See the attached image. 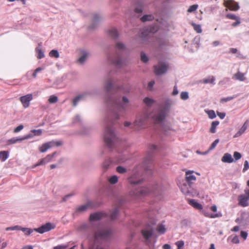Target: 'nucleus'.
I'll use <instances>...</instances> for the list:
<instances>
[{
    "label": "nucleus",
    "mask_w": 249,
    "mask_h": 249,
    "mask_svg": "<svg viewBox=\"0 0 249 249\" xmlns=\"http://www.w3.org/2000/svg\"><path fill=\"white\" fill-rule=\"evenodd\" d=\"M107 102L114 107L117 112L111 113L106 117L105 120V128L107 126L112 129L113 123L120 118V113H124L131 107V104L129 99L126 96L110 97Z\"/></svg>",
    "instance_id": "1"
},
{
    "label": "nucleus",
    "mask_w": 249,
    "mask_h": 249,
    "mask_svg": "<svg viewBox=\"0 0 249 249\" xmlns=\"http://www.w3.org/2000/svg\"><path fill=\"white\" fill-rule=\"evenodd\" d=\"M103 137L107 146L110 151L115 149L117 152L118 155L116 157L113 158L114 164L122 163L128 159L125 153L120 152L117 148L119 140L115 133L114 130L107 126L104 129Z\"/></svg>",
    "instance_id": "2"
},
{
    "label": "nucleus",
    "mask_w": 249,
    "mask_h": 249,
    "mask_svg": "<svg viewBox=\"0 0 249 249\" xmlns=\"http://www.w3.org/2000/svg\"><path fill=\"white\" fill-rule=\"evenodd\" d=\"M171 100L166 99L163 104L159 105V108L156 110L151 116V119L156 124H159L162 126V130L166 135H168L171 131H173L169 126L164 124V121L168 115L169 108L171 106Z\"/></svg>",
    "instance_id": "3"
},
{
    "label": "nucleus",
    "mask_w": 249,
    "mask_h": 249,
    "mask_svg": "<svg viewBox=\"0 0 249 249\" xmlns=\"http://www.w3.org/2000/svg\"><path fill=\"white\" fill-rule=\"evenodd\" d=\"M150 116V114L147 111L138 115L133 122L135 130L138 131L144 129Z\"/></svg>",
    "instance_id": "4"
},
{
    "label": "nucleus",
    "mask_w": 249,
    "mask_h": 249,
    "mask_svg": "<svg viewBox=\"0 0 249 249\" xmlns=\"http://www.w3.org/2000/svg\"><path fill=\"white\" fill-rule=\"evenodd\" d=\"M54 228V226L51 223H47L43 225L40 227L35 229H30L27 228H23L19 226V230L24 232L26 235H29L32 234L34 231H36L39 233H43L45 232L51 230Z\"/></svg>",
    "instance_id": "5"
},
{
    "label": "nucleus",
    "mask_w": 249,
    "mask_h": 249,
    "mask_svg": "<svg viewBox=\"0 0 249 249\" xmlns=\"http://www.w3.org/2000/svg\"><path fill=\"white\" fill-rule=\"evenodd\" d=\"M150 153H149L145 158L143 162L145 172L148 174L152 173L153 168V165L152 162V154L151 153L158 149L157 146L155 144H152L150 146Z\"/></svg>",
    "instance_id": "6"
},
{
    "label": "nucleus",
    "mask_w": 249,
    "mask_h": 249,
    "mask_svg": "<svg viewBox=\"0 0 249 249\" xmlns=\"http://www.w3.org/2000/svg\"><path fill=\"white\" fill-rule=\"evenodd\" d=\"M113 231L110 228H104L98 230L94 234V238L95 240L98 239H107L111 236Z\"/></svg>",
    "instance_id": "7"
},
{
    "label": "nucleus",
    "mask_w": 249,
    "mask_h": 249,
    "mask_svg": "<svg viewBox=\"0 0 249 249\" xmlns=\"http://www.w3.org/2000/svg\"><path fill=\"white\" fill-rule=\"evenodd\" d=\"M154 189H151L148 187H142L130 192V195L136 197H140L148 195L150 192H155Z\"/></svg>",
    "instance_id": "8"
},
{
    "label": "nucleus",
    "mask_w": 249,
    "mask_h": 249,
    "mask_svg": "<svg viewBox=\"0 0 249 249\" xmlns=\"http://www.w3.org/2000/svg\"><path fill=\"white\" fill-rule=\"evenodd\" d=\"M169 67L168 64L164 62H159L154 66V72L157 75H160L165 73Z\"/></svg>",
    "instance_id": "9"
},
{
    "label": "nucleus",
    "mask_w": 249,
    "mask_h": 249,
    "mask_svg": "<svg viewBox=\"0 0 249 249\" xmlns=\"http://www.w3.org/2000/svg\"><path fill=\"white\" fill-rule=\"evenodd\" d=\"M108 217L107 214L104 212H98L94 213H91L89 217V221L90 224L93 222L98 221L104 218Z\"/></svg>",
    "instance_id": "10"
},
{
    "label": "nucleus",
    "mask_w": 249,
    "mask_h": 249,
    "mask_svg": "<svg viewBox=\"0 0 249 249\" xmlns=\"http://www.w3.org/2000/svg\"><path fill=\"white\" fill-rule=\"evenodd\" d=\"M141 173L136 169L133 171L132 174L128 178V181L131 184L136 185L142 182Z\"/></svg>",
    "instance_id": "11"
},
{
    "label": "nucleus",
    "mask_w": 249,
    "mask_h": 249,
    "mask_svg": "<svg viewBox=\"0 0 249 249\" xmlns=\"http://www.w3.org/2000/svg\"><path fill=\"white\" fill-rule=\"evenodd\" d=\"M158 30L159 27L156 24L145 27L141 32V37L144 39L148 37L150 34H154L157 32Z\"/></svg>",
    "instance_id": "12"
},
{
    "label": "nucleus",
    "mask_w": 249,
    "mask_h": 249,
    "mask_svg": "<svg viewBox=\"0 0 249 249\" xmlns=\"http://www.w3.org/2000/svg\"><path fill=\"white\" fill-rule=\"evenodd\" d=\"M244 194H241L238 197V205L243 207H245L249 205V193L244 192Z\"/></svg>",
    "instance_id": "13"
},
{
    "label": "nucleus",
    "mask_w": 249,
    "mask_h": 249,
    "mask_svg": "<svg viewBox=\"0 0 249 249\" xmlns=\"http://www.w3.org/2000/svg\"><path fill=\"white\" fill-rule=\"evenodd\" d=\"M102 19L103 17L100 14L97 13H93L92 14V22L89 26V28L93 29L96 28Z\"/></svg>",
    "instance_id": "14"
},
{
    "label": "nucleus",
    "mask_w": 249,
    "mask_h": 249,
    "mask_svg": "<svg viewBox=\"0 0 249 249\" xmlns=\"http://www.w3.org/2000/svg\"><path fill=\"white\" fill-rule=\"evenodd\" d=\"M108 62L118 68H121L124 65V61L120 57L115 58L108 57Z\"/></svg>",
    "instance_id": "15"
},
{
    "label": "nucleus",
    "mask_w": 249,
    "mask_h": 249,
    "mask_svg": "<svg viewBox=\"0 0 249 249\" xmlns=\"http://www.w3.org/2000/svg\"><path fill=\"white\" fill-rule=\"evenodd\" d=\"M91 207H92V202L90 201H88L85 204L77 207L73 214L75 215L77 214V213L85 212L88 209Z\"/></svg>",
    "instance_id": "16"
},
{
    "label": "nucleus",
    "mask_w": 249,
    "mask_h": 249,
    "mask_svg": "<svg viewBox=\"0 0 249 249\" xmlns=\"http://www.w3.org/2000/svg\"><path fill=\"white\" fill-rule=\"evenodd\" d=\"M32 99L33 95L32 94H28L20 97V101L24 108H27L29 106L30 102Z\"/></svg>",
    "instance_id": "17"
},
{
    "label": "nucleus",
    "mask_w": 249,
    "mask_h": 249,
    "mask_svg": "<svg viewBox=\"0 0 249 249\" xmlns=\"http://www.w3.org/2000/svg\"><path fill=\"white\" fill-rule=\"evenodd\" d=\"M185 180L188 185H191L196 180V177L194 175L193 171H187L185 173Z\"/></svg>",
    "instance_id": "18"
},
{
    "label": "nucleus",
    "mask_w": 249,
    "mask_h": 249,
    "mask_svg": "<svg viewBox=\"0 0 249 249\" xmlns=\"http://www.w3.org/2000/svg\"><path fill=\"white\" fill-rule=\"evenodd\" d=\"M91 94L89 91H85L77 95L73 100V105L75 107L79 102L86 98L88 95Z\"/></svg>",
    "instance_id": "19"
},
{
    "label": "nucleus",
    "mask_w": 249,
    "mask_h": 249,
    "mask_svg": "<svg viewBox=\"0 0 249 249\" xmlns=\"http://www.w3.org/2000/svg\"><path fill=\"white\" fill-rule=\"evenodd\" d=\"M224 4L225 6L232 11H237L239 9L238 4L231 0H225Z\"/></svg>",
    "instance_id": "20"
},
{
    "label": "nucleus",
    "mask_w": 249,
    "mask_h": 249,
    "mask_svg": "<svg viewBox=\"0 0 249 249\" xmlns=\"http://www.w3.org/2000/svg\"><path fill=\"white\" fill-rule=\"evenodd\" d=\"M153 232V228L150 225L142 231V236L146 240H148L152 235Z\"/></svg>",
    "instance_id": "21"
},
{
    "label": "nucleus",
    "mask_w": 249,
    "mask_h": 249,
    "mask_svg": "<svg viewBox=\"0 0 249 249\" xmlns=\"http://www.w3.org/2000/svg\"><path fill=\"white\" fill-rule=\"evenodd\" d=\"M114 83L113 79L108 76L104 83V89L107 93L109 92L112 88Z\"/></svg>",
    "instance_id": "22"
},
{
    "label": "nucleus",
    "mask_w": 249,
    "mask_h": 249,
    "mask_svg": "<svg viewBox=\"0 0 249 249\" xmlns=\"http://www.w3.org/2000/svg\"><path fill=\"white\" fill-rule=\"evenodd\" d=\"M249 125V121L247 120L245 121L241 128L233 136V138H237L242 135L245 132Z\"/></svg>",
    "instance_id": "23"
},
{
    "label": "nucleus",
    "mask_w": 249,
    "mask_h": 249,
    "mask_svg": "<svg viewBox=\"0 0 249 249\" xmlns=\"http://www.w3.org/2000/svg\"><path fill=\"white\" fill-rule=\"evenodd\" d=\"M108 35L113 39H116L119 36V33L117 30L114 27L111 28L107 31Z\"/></svg>",
    "instance_id": "24"
},
{
    "label": "nucleus",
    "mask_w": 249,
    "mask_h": 249,
    "mask_svg": "<svg viewBox=\"0 0 249 249\" xmlns=\"http://www.w3.org/2000/svg\"><path fill=\"white\" fill-rule=\"evenodd\" d=\"M232 79L240 81H244L246 80V77H245V73H243L239 71L233 74L232 76Z\"/></svg>",
    "instance_id": "25"
},
{
    "label": "nucleus",
    "mask_w": 249,
    "mask_h": 249,
    "mask_svg": "<svg viewBox=\"0 0 249 249\" xmlns=\"http://www.w3.org/2000/svg\"><path fill=\"white\" fill-rule=\"evenodd\" d=\"M188 201L189 204L190 205L192 206L195 208H196L197 210H202V209H203L202 205L201 204L197 202L195 199H189L188 200Z\"/></svg>",
    "instance_id": "26"
},
{
    "label": "nucleus",
    "mask_w": 249,
    "mask_h": 249,
    "mask_svg": "<svg viewBox=\"0 0 249 249\" xmlns=\"http://www.w3.org/2000/svg\"><path fill=\"white\" fill-rule=\"evenodd\" d=\"M221 161L224 163H231L234 161V160L231 154L226 153L222 157Z\"/></svg>",
    "instance_id": "27"
},
{
    "label": "nucleus",
    "mask_w": 249,
    "mask_h": 249,
    "mask_svg": "<svg viewBox=\"0 0 249 249\" xmlns=\"http://www.w3.org/2000/svg\"><path fill=\"white\" fill-rule=\"evenodd\" d=\"M52 143L50 142L43 143L39 147V150L41 153L46 152L49 149L52 148Z\"/></svg>",
    "instance_id": "28"
},
{
    "label": "nucleus",
    "mask_w": 249,
    "mask_h": 249,
    "mask_svg": "<svg viewBox=\"0 0 249 249\" xmlns=\"http://www.w3.org/2000/svg\"><path fill=\"white\" fill-rule=\"evenodd\" d=\"M89 56V53L86 51H82L81 53V56L78 59V62L81 64H83L87 60Z\"/></svg>",
    "instance_id": "29"
},
{
    "label": "nucleus",
    "mask_w": 249,
    "mask_h": 249,
    "mask_svg": "<svg viewBox=\"0 0 249 249\" xmlns=\"http://www.w3.org/2000/svg\"><path fill=\"white\" fill-rule=\"evenodd\" d=\"M215 80V78L213 76H209L208 77L203 79L201 82L204 84H212L213 85H214Z\"/></svg>",
    "instance_id": "30"
},
{
    "label": "nucleus",
    "mask_w": 249,
    "mask_h": 249,
    "mask_svg": "<svg viewBox=\"0 0 249 249\" xmlns=\"http://www.w3.org/2000/svg\"><path fill=\"white\" fill-rule=\"evenodd\" d=\"M36 51L37 53L36 56L38 59H41L44 57L45 55L44 52L41 49V45L40 44H39L38 47L36 48Z\"/></svg>",
    "instance_id": "31"
},
{
    "label": "nucleus",
    "mask_w": 249,
    "mask_h": 249,
    "mask_svg": "<svg viewBox=\"0 0 249 249\" xmlns=\"http://www.w3.org/2000/svg\"><path fill=\"white\" fill-rule=\"evenodd\" d=\"M202 213L206 217L211 218H214L216 217H220L222 216V214L220 213H214V214H211L208 212H207L205 210H203Z\"/></svg>",
    "instance_id": "32"
},
{
    "label": "nucleus",
    "mask_w": 249,
    "mask_h": 249,
    "mask_svg": "<svg viewBox=\"0 0 249 249\" xmlns=\"http://www.w3.org/2000/svg\"><path fill=\"white\" fill-rule=\"evenodd\" d=\"M115 48L118 51H124L126 49V46L123 42L118 41L115 43Z\"/></svg>",
    "instance_id": "33"
},
{
    "label": "nucleus",
    "mask_w": 249,
    "mask_h": 249,
    "mask_svg": "<svg viewBox=\"0 0 249 249\" xmlns=\"http://www.w3.org/2000/svg\"><path fill=\"white\" fill-rule=\"evenodd\" d=\"M191 185H189L187 182L183 183V184L180 186V190L182 193L184 195H187L188 194L189 190L190 189V187Z\"/></svg>",
    "instance_id": "34"
},
{
    "label": "nucleus",
    "mask_w": 249,
    "mask_h": 249,
    "mask_svg": "<svg viewBox=\"0 0 249 249\" xmlns=\"http://www.w3.org/2000/svg\"><path fill=\"white\" fill-rule=\"evenodd\" d=\"M118 209L117 208H114L110 211L109 218L111 220L116 219L118 215Z\"/></svg>",
    "instance_id": "35"
},
{
    "label": "nucleus",
    "mask_w": 249,
    "mask_h": 249,
    "mask_svg": "<svg viewBox=\"0 0 249 249\" xmlns=\"http://www.w3.org/2000/svg\"><path fill=\"white\" fill-rule=\"evenodd\" d=\"M143 3L142 1L137 2L136 4L134 11L136 13L141 14L142 12Z\"/></svg>",
    "instance_id": "36"
},
{
    "label": "nucleus",
    "mask_w": 249,
    "mask_h": 249,
    "mask_svg": "<svg viewBox=\"0 0 249 249\" xmlns=\"http://www.w3.org/2000/svg\"><path fill=\"white\" fill-rule=\"evenodd\" d=\"M113 160V158L106 160L103 163V167L106 170L107 169L111 164L114 163Z\"/></svg>",
    "instance_id": "37"
},
{
    "label": "nucleus",
    "mask_w": 249,
    "mask_h": 249,
    "mask_svg": "<svg viewBox=\"0 0 249 249\" xmlns=\"http://www.w3.org/2000/svg\"><path fill=\"white\" fill-rule=\"evenodd\" d=\"M9 157V152L7 151H2L0 152V160L3 162L5 161Z\"/></svg>",
    "instance_id": "38"
},
{
    "label": "nucleus",
    "mask_w": 249,
    "mask_h": 249,
    "mask_svg": "<svg viewBox=\"0 0 249 249\" xmlns=\"http://www.w3.org/2000/svg\"><path fill=\"white\" fill-rule=\"evenodd\" d=\"M90 226L89 224L87 223H83L81 224H80L78 227H77V230L80 231H82L85 230H89V229Z\"/></svg>",
    "instance_id": "39"
},
{
    "label": "nucleus",
    "mask_w": 249,
    "mask_h": 249,
    "mask_svg": "<svg viewBox=\"0 0 249 249\" xmlns=\"http://www.w3.org/2000/svg\"><path fill=\"white\" fill-rule=\"evenodd\" d=\"M143 102L148 107H151L156 103V101L149 97H145L143 99Z\"/></svg>",
    "instance_id": "40"
},
{
    "label": "nucleus",
    "mask_w": 249,
    "mask_h": 249,
    "mask_svg": "<svg viewBox=\"0 0 249 249\" xmlns=\"http://www.w3.org/2000/svg\"><path fill=\"white\" fill-rule=\"evenodd\" d=\"M22 141V138H12L7 141V144L9 145L13 144L17 142H19Z\"/></svg>",
    "instance_id": "41"
},
{
    "label": "nucleus",
    "mask_w": 249,
    "mask_h": 249,
    "mask_svg": "<svg viewBox=\"0 0 249 249\" xmlns=\"http://www.w3.org/2000/svg\"><path fill=\"white\" fill-rule=\"evenodd\" d=\"M219 124V122L218 121H215L212 122L211 124V126L210 129V131L212 133H214L216 132V128L217 125Z\"/></svg>",
    "instance_id": "42"
},
{
    "label": "nucleus",
    "mask_w": 249,
    "mask_h": 249,
    "mask_svg": "<svg viewBox=\"0 0 249 249\" xmlns=\"http://www.w3.org/2000/svg\"><path fill=\"white\" fill-rule=\"evenodd\" d=\"M198 195L199 193L196 190L192 188L191 186L190 187V189L189 190L188 194H187V195H189L192 197H195L198 196Z\"/></svg>",
    "instance_id": "43"
},
{
    "label": "nucleus",
    "mask_w": 249,
    "mask_h": 249,
    "mask_svg": "<svg viewBox=\"0 0 249 249\" xmlns=\"http://www.w3.org/2000/svg\"><path fill=\"white\" fill-rule=\"evenodd\" d=\"M153 19H154V17L152 15H145L141 18V20L142 22L152 20Z\"/></svg>",
    "instance_id": "44"
},
{
    "label": "nucleus",
    "mask_w": 249,
    "mask_h": 249,
    "mask_svg": "<svg viewBox=\"0 0 249 249\" xmlns=\"http://www.w3.org/2000/svg\"><path fill=\"white\" fill-rule=\"evenodd\" d=\"M205 112L207 114L208 117L211 119H213L216 117V114L213 110H205Z\"/></svg>",
    "instance_id": "45"
},
{
    "label": "nucleus",
    "mask_w": 249,
    "mask_h": 249,
    "mask_svg": "<svg viewBox=\"0 0 249 249\" xmlns=\"http://www.w3.org/2000/svg\"><path fill=\"white\" fill-rule=\"evenodd\" d=\"M229 238H231V242L233 244H238L240 243L239 237L237 235H231Z\"/></svg>",
    "instance_id": "46"
},
{
    "label": "nucleus",
    "mask_w": 249,
    "mask_h": 249,
    "mask_svg": "<svg viewBox=\"0 0 249 249\" xmlns=\"http://www.w3.org/2000/svg\"><path fill=\"white\" fill-rule=\"evenodd\" d=\"M49 55L51 57H55V58H58L59 57V53L58 51L56 50H53L50 51L49 53Z\"/></svg>",
    "instance_id": "47"
},
{
    "label": "nucleus",
    "mask_w": 249,
    "mask_h": 249,
    "mask_svg": "<svg viewBox=\"0 0 249 249\" xmlns=\"http://www.w3.org/2000/svg\"><path fill=\"white\" fill-rule=\"evenodd\" d=\"M118 181V178L117 176L114 175L110 177L108 181L112 184H116Z\"/></svg>",
    "instance_id": "48"
},
{
    "label": "nucleus",
    "mask_w": 249,
    "mask_h": 249,
    "mask_svg": "<svg viewBox=\"0 0 249 249\" xmlns=\"http://www.w3.org/2000/svg\"><path fill=\"white\" fill-rule=\"evenodd\" d=\"M81 118L79 115H76L72 120V123L74 124H81Z\"/></svg>",
    "instance_id": "49"
},
{
    "label": "nucleus",
    "mask_w": 249,
    "mask_h": 249,
    "mask_svg": "<svg viewBox=\"0 0 249 249\" xmlns=\"http://www.w3.org/2000/svg\"><path fill=\"white\" fill-rule=\"evenodd\" d=\"M141 59L143 63H146L149 60L148 57L144 52H142L141 53Z\"/></svg>",
    "instance_id": "50"
},
{
    "label": "nucleus",
    "mask_w": 249,
    "mask_h": 249,
    "mask_svg": "<svg viewBox=\"0 0 249 249\" xmlns=\"http://www.w3.org/2000/svg\"><path fill=\"white\" fill-rule=\"evenodd\" d=\"M56 152H55L53 153L52 154L48 155L45 158H43L45 160V163H47L50 162L52 159L55 155Z\"/></svg>",
    "instance_id": "51"
},
{
    "label": "nucleus",
    "mask_w": 249,
    "mask_h": 249,
    "mask_svg": "<svg viewBox=\"0 0 249 249\" xmlns=\"http://www.w3.org/2000/svg\"><path fill=\"white\" fill-rule=\"evenodd\" d=\"M116 171L120 174H124L126 172V169L122 166H118L116 167Z\"/></svg>",
    "instance_id": "52"
},
{
    "label": "nucleus",
    "mask_w": 249,
    "mask_h": 249,
    "mask_svg": "<svg viewBox=\"0 0 249 249\" xmlns=\"http://www.w3.org/2000/svg\"><path fill=\"white\" fill-rule=\"evenodd\" d=\"M192 25H193L194 30L197 33H201L202 32V29H201V27L200 25L196 24L195 23H192Z\"/></svg>",
    "instance_id": "53"
},
{
    "label": "nucleus",
    "mask_w": 249,
    "mask_h": 249,
    "mask_svg": "<svg viewBox=\"0 0 249 249\" xmlns=\"http://www.w3.org/2000/svg\"><path fill=\"white\" fill-rule=\"evenodd\" d=\"M58 101V98L55 95H53L50 96L48 101L51 104H53L57 102Z\"/></svg>",
    "instance_id": "54"
},
{
    "label": "nucleus",
    "mask_w": 249,
    "mask_h": 249,
    "mask_svg": "<svg viewBox=\"0 0 249 249\" xmlns=\"http://www.w3.org/2000/svg\"><path fill=\"white\" fill-rule=\"evenodd\" d=\"M180 98L183 100H186L189 98V94L187 91H182L180 93Z\"/></svg>",
    "instance_id": "55"
},
{
    "label": "nucleus",
    "mask_w": 249,
    "mask_h": 249,
    "mask_svg": "<svg viewBox=\"0 0 249 249\" xmlns=\"http://www.w3.org/2000/svg\"><path fill=\"white\" fill-rule=\"evenodd\" d=\"M157 231L160 233L163 234L165 232L166 229L164 226L159 225L157 227Z\"/></svg>",
    "instance_id": "56"
},
{
    "label": "nucleus",
    "mask_w": 249,
    "mask_h": 249,
    "mask_svg": "<svg viewBox=\"0 0 249 249\" xmlns=\"http://www.w3.org/2000/svg\"><path fill=\"white\" fill-rule=\"evenodd\" d=\"M31 132L33 134L34 136H40L42 134V130L41 129L37 130L33 129L31 130Z\"/></svg>",
    "instance_id": "57"
},
{
    "label": "nucleus",
    "mask_w": 249,
    "mask_h": 249,
    "mask_svg": "<svg viewBox=\"0 0 249 249\" xmlns=\"http://www.w3.org/2000/svg\"><path fill=\"white\" fill-rule=\"evenodd\" d=\"M50 142L52 143V147L55 146H59L63 144V142L61 141H52Z\"/></svg>",
    "instance_id": "58"
},
{
    "label": "nucleus",
    "mask_w": 249,
    "mask_h": 249,
    "mask_svg": "<svg viewBox=\"0 0 249 249\" xmlns=\"http://www.w3.org/2000/svg\"><path fill=\"white\" fill-rule=\"evenodd\" d=\"M198 7V5L194 4L189 7L187 10V12L189 13H192L195 11Z\"/></svg>",
    "instance_id": "59"
},
{
    "label": "nucleus",
    "mask_w": 249,
    "mask_h": 249,
    "mask_svg": "<svg viewBox=\"0 0 249 249\" xmlns=\"http://www.w3.org/2000/svg\"><path fill=\"white\" fill-rule=\"evenodd\" d=\"M176 245L178 247V249H182L183 247L184 246V242L182 240L178 241L176 243Z\"/></svg>",
    "instance_id": "60"
},
{
    "label": "nucleus",
    "mask_w": 249,
    "mask_h": 249,
    "mask_svg": "<svg viewBox=\"0 0 249 249\" xmlns=\"http://www.w3.org/2000/svg\"><path fill=\"white\" fill-rule=\"evenodd\" d=\"M249 169V162L248 160H245L244 163V168L243 172L245 173Z\"/></svg>",
    "instance_id": "61"
},
{
    "label": "nucleus",
    "mask_w": 249,
    "mask_h": 249,
    "mask_svg": "<svg viewBox=\"0 0 249 249\" xmlns=\"http://www.w3.org/2000/svg\"><path fill=\"white\" fill-rule=\"evenodd\" d=\"M242 155L238 152H234L233 153V157L235 160H237L241 158Z\"/></svg>",
    "instance_id": "62"
},
{
    "label": "nucleus",
    "mask_w": 249,
    "mask_h": 249,
    "mask_svg": "<svg viewBox=\"0 0 249 249\" xmlns=\"http://www.w3.org/2000/svg\"><path fill=\"white\" fill-rule=\"evenodd\" d=\"M219 142V140L218 139H216L211 145L210 148H209V150H211L213 149H214L216 145L217 144V143Z\"/></svg>",
    "instance_id": "63"
},
{
    "label": "nucleus",
    "mask_w": 249,
    "mask_h": 249,
    "mask_svg": "<svg viewBox=\"0 0 249 249\" xmlns=\"http://www.w3.org/2000/svg\"><path fill=\"white\" fill-rule=\"evenodd\" d=\"M68 247L67 245H60L53 247V249H66Z\"/></svg>",
    "instance_id": "64"
}]
</instances>
